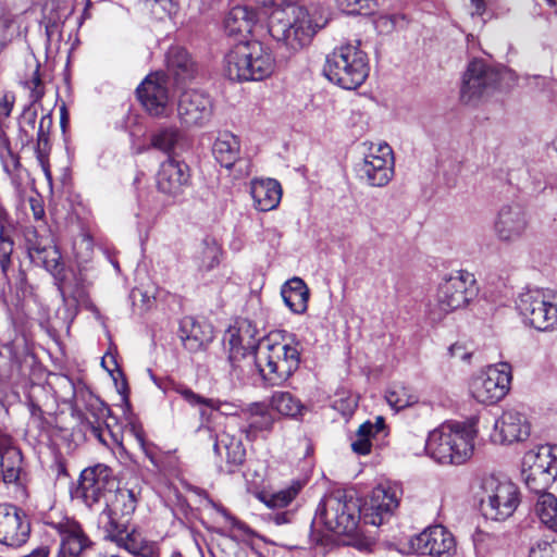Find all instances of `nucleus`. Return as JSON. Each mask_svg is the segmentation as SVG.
Masks as SVG:
<instances>
[{"label": "nucleus", "instance_id": "nucleus-13", "mask_svg": "<svg viewBox=\"0 0 557 557\" xmlns=\"http://www.w3.org/2000/svg\"><path fill=\"white\" fill-rule=\"evenodd\" d=\"M106 507L100 512L98 524L104 533H119V530L129 528L132 516L137 507V496L134 491L116 487L104 502Z\"/></svg>", "mask_w": 557, "mask_h": 557}, {"label": "nucleus", "instance_id": "nucleus-54", "mask_svg": "<svg viewBox=\"0 0 557 557\" xmlns=\"http://www.w3.org/2000/svg\"><path fill=\"white\" fill-rule=\"evenodd\" d=\"M15 101L13 94L5 92L0 99V117H8L11 114Z\"/></svg>", "mask_w": 557, "mask_h": 557}, {"label": "nucleus", "instance_id": "nucleus-11", "mask_svg": "<svg viewBox=\"0 0 557 557\" xmlns=\"http://www.w3.org/2000/svg\"><path fill=\"white\" fill-rule=\"evenodd\" d=\"M45 523L53 529L59 539L58 557H86L94 542L83 525L66 516H48Z\"/></svg>", "mask_w": 557, "mask_h": 557}, {"label": "nucleus", "instance_id": "nucleus-32", "mask_svg": "<svg viewBox=\"0 0 557 557\" xmlns=\"http://www.w3.org/2000/svg\"><path fill=\"white\" fill-rule=\"evenodd\" d=\"M240 145L238 138L231 132L219 133L213 144L212 152L215 160L224 168L231 169L239 158Z\"/></svg>", "mask_w": 557, "mask_h": 557}, {"label": "nucleus", "instance_id": "nucleus-60", "mask_svg": "<svg viewBox=\"0 0 557 557\" xmlns=\"http://www.w3.org/2000/svg\"><path fill=\"white\" fill-rule=\"evenodd\" d=\"M224 513V517L226 519V521L234 528V529H237L239 531H242L243 533L245 534H248L250 532V529L249 527L239 521L238 519H236L235 517L231 516L230 513H227L226 511H223Z\"/></svg>", "mask_w": 557, "mask_h": 557}, {"label": "nucleus", "instance_id": "nucleus-29", "mask_svg": "<svg viewBox=\"0 0 557 557\" xmlns=\"http://www.w3.org/2000/svg\"><path fill=\"white\" fill-rule=\"evenodd\" d=\"M213 450L218 456L225 459L228 465V472H234L245 461L246 449L242 440L227 431L218 435Z\"/></svg>", "mask_w": 557, "mask_h": 557}, {"label": "nucleus", "instance_id": "nucleus-58", "mask_svg": "<svg viewBox=\"0 0 557 557\" xmlns=\"http://www.w3.org/2000/svg\"><path fill=\"white\" fill-rule=\"evenodd\" d=\"M448 351H449V355L453 358H457V359H460V360H468L470 358V356H471L470 352L465 351L463 346L460 345V344L451 345L449 347Z\"/></svg>", "mask_w": 557, "mask_h": 557}, {"label": "nucleus", "instance_id": "nucleus-1", "mask_svg": "<svg viewBox=\"0 0 557 557\" xmlns=\"http://www.w3.org/2000/svg\"><path fill=\"white\" fill-rule=\"evenodd\" d=\"M299 0H267L277 10L270 18L271 37L287 53L294 54L310 45L314 35L326 25V18L317 10L295 5Z\"/></svg>", "mask_w": 557, "mask_h": 557}, {"label": "nucleus", "instance_id": "nucleus-9", "mask_svg": "<svg viewBox=\"0 0 557 557\" xmlns=\"http://www.w3.org/2000/svg\"><path fill=\"white\" fill-rule=\"evenodd\" d=\"M517 309L525 323L539 331H552L557 327V292L552 289H531L522 293Z\"/></svg>", "mask_w": 557, "mask_h": 557}, {"label": "nucleus", "instance_id": "nucleus-61", "mask_svg": "<svg viewBox=\"0 0 557 557\" xmlns=\"http://www.w3.org/2000/svg\"><path fill=\"white\" fill-rule=\"evenodd\" d=\"M12 446V438L0 428V455L8 453L9 449H14Z\"/></svg>", "mask_w": 557, "mask_h": 557}, {"label": "nucleus", "instance_id": "nucleus-52", "mask_svg": "<svg viewBox=\"0 0 557 557\" xmlns=\"http://www.w3.org/2000/svg\"><path fill=\"white\" fill-rule=\"evenodd\" d=\"M145 4L158 18L175 13L177 7L175 0H145Z\"/></svg>", "mask_w": 557, "mask_h": 557}, {"label": "nucleus", "instance_id": "nucleus-51", "mask_svg": "<svg viewBox=\"0 0 557 557\" xmlns=\"http://www.w3.org/2000/svg\"><path fill=\"white\" fill-rule=\"evenodd\" d=\"M338 8L348 14H360L362 11H372L376 7L375 0H336Z\"/></svg>", "mask_w": 557, "mask_h": 557}, {"label": "nucleus", "instance_id": "nucleus-16", "mask_svg": "<svg viewBox=\"0 0 557 557\" xmlns=\"http://www.w3.org/2000/svg\"><path fill=\"white\" fill-rule=\"evenodd\" d=\"M357 173L373 187L386 186L394 176L393 150L387 144L370 149L363 160L357 164Z\"/></svg>", "mask_w": 557, "mask_h": 557}, {"label": "nucleus", "instance_id": "nucleus-25", "mask_svg": "<svg viewBox=\"0 0 557 557\" xmlns=\"http://www.w3.org/2000/svg\"><path fill=\"white\" fill-rule=\"evenodd\" d=\"M243 420L239 430L248 441H255L261 433L273 429L274 417L264 403H251L240 409Z\"/></svg>", "mask_w": 557, "mask_h": 557}, {"label": "nucleus", "instance_id": "nucleus-50", "mask_svg": "<svg viewBox=\"0 0 557 557\" xmlns=\"http://www.w3.org/2000/svg\"><path fill=\"white\" fill-rule=\"evenodd\" d=\"M174 391L182 396V398L187 401L191 406L203 405L208 408H218L219 405L214 401L213 398H205L199 394H196L189 387L185 385H176Z\"/></svg>", "mask_w": 557, "mask_h": 557}, {"label": "nucleus", "instance_id": "nucleus-55", "mask_svg": "<svg viewBox=\"0 0 557 557\" xmlns=\"http://www.w3.org/2000/svg\"><path fill=\"white\" fill-rule=\"evenodd\" d=\"M16 288L22 293V297L26 298L32 295V286L27 282L26 273L20 269L16 277Z\"/></svg>", "mask_w": 557, "mask_h": 557}, {"label": "nucleus", "instance_id": "nucleus-47", "mask_svg": "<svg viewBox=\"0 0 557 557\" xmlns=\"http://www.w3.org/2000/svg\"><path fill=\"white\" fill-rule=\"evenodd\" d=\"M374 436V426L370 421L362 423L351 441V449L358 455H367L371 450V438Z\"/></svg>", "mask_w": 557, "mask_h": 557}, {"label": "nucleus", "instance_id": "nucleus-59", "mask_svg": "<svg viewBox=\"0 0 557 557\" xmlns=\"http://www.w3.org/2000/svg\"><path fill=\"white\" fill-rule=\"evenodd\" d=\"M292 513L289 511L276 512L269 516V520L276 525L289 523L292 521Z\"/></svg>", "mask_w": 557, "mask_h": 557}, {"label": "nucleus", "instance_id": "nucleus-19", "mask_svg": "<svg viewBox=\"0 0 557 557\" xmlns=\"http://www.w3.org/2000/svg\"><path fill=\"white\" fill-rule=\"evenodd\" d=\"M412 550L419 555L450 557L456 550L454 535L443 525L424 529L410 540Z\"/></svg>", "mask_w": 557, "mask_h": 557}, {"label": "nucleus", "instance_id": "nucleus-46", "mask_svg": "<svg viewBox=\"0 0 557 557\" xmlns=\"http://www.w3.org/2000/svg\"><path fill=\"white\" fill-rule=\"evenodd\" d=\"M53 244V237L49 232L40 234L36 228H33L26 234V247L29 259L40 258L39 253H42V251H45L48 246Z\"/></svg>", "mask_w": 557, "mask_h": 557}, {"label": "nucleus", "instance_id": "nucleus-43", "mask_svg": "<svg viewBox=\"0 0 557 557\" xmlns=\"http://www.w3.org/2000/svg\"><path fill=\"white\" fill-rule=\"evenodd\" d=\"M20 463L21 454L16 448L9 449L8 453L1 454L0 468L4 483H14L20 479Z\"/></svg>", "mask_w": 557, "mask_h": 557}, {"label": "nucleus", "instance_id": "nucleus-22", "mask_svg": "<svg viewBox=\"0 0 557 557\" xmlns=\"http://www.w3.org/2000/svg\"><path fill=\"white\" fill-rule=\"evenodd\" d=\"M400 495L401 491L397 485L381 484L373 488L364 506V521L381 525L398 507Z\"/></svg>", "mask_w": 557, "mask_h": 557}, {"label": "nucleus", "instance_id": "nucleus-2", "mask_svg": "<svg viewBox=\"0 0 557 557\" xmlns=\"http://www.w3.org/2000/svg\"><path fill=\"white\" fill-rule=\"evenodd\" d=\"M475 431L463 423H443L429 433L426 454L441 465H461L473 454Z\"/></svg>", "mask_w": 557, "mask_h": 557}, {"label": "nucleus", "instance_id": "nucleus-6", "mask_svg": "<svg viewBox=\"0 0 557 557\" xmlns=\"http://www.w3.org/2000/svg\"><path fill=\"white\" fill-rule=\"evenodd\" d=\"M253 362L264 381L272 386L281 385L299 367L300 351L298 344L285 341L271 343L268 339L259 347V351L253 357Z\"/></svg>", "mask_w": 557, "mask_h": 557}, {"label": "nucleus", "instance_id": "nucleus-4", "mask_svg": "<svg viewBox=\"0 0 557 557\" xmlns=\"http://www.w3.org/2000/svg\"><path fill=\"white\" fill-rule=\"evenodd\" d=\"M325 77L344 89H356L369 75L367 53L360 49V41L336 47L326 55L323 66Z\"/></svg>", "mask_w": 557, "mask_h": 557}, {"label": "nucleus", "instance_id": "nucleus-64", "mask_svg": "<svg viewBox=\"0 0 557 557\" xmlns=\"http://www.w3.org/2000/svg\"><path fill=\"white\" fill-rule=\"evenodd\" d=\"M30 205H32L34 218L36 220H41L42 216L45 215L44 207L35 199L30 200Z\"/></svg>", "mask_w": 557, "mask_h": 557}, {"label": "nucleus", "instance_id": "nucleus-28", "mask_svg": "<svg viewBox=\"0 0 557 557\" xmlns=\"http://www.w3.org/2000/svg\"><path fill=\"white\" fill-rule=\"evenodd\" d=\"M166 69L178 84L191 81L197 74V64L189 52L180 46H172L166 52Z\"/></svg>", "mask_w": 557, "mask_h": 557}, {"label": "nucleus", "instance_id": "nucleus-12", "mask_svg": "<svg viewBox=\"0 0 557 557\" xmlns=\"http://www.w3.org/2000/svg\"><path fill=\"white\" fill-rule=\"evenodd\" d=\"M511 380V366L507 362H498L488 366L483 373L474 377L470 391L479 403L492 405L507 395Z\"/></svg>", "mask_w": 557, "mask_h": 557}, {"label": "nucleus", "instance_id": "nucleus-7", "mask_svg": "<svg viewBox=\"0 0 557 557\" xmlns=\"http://www.w3.org/2000/svg\"><path fill=\"white\" fill-rule=\"evenodd\" d=\"M360 509L352 497L344 491H335L323 497L314 516V522L339 535H351L357 531Z\"/></svg>", "mask_w": 557, "mask_h": 557}, {"label": "nucleus", "instance_id": "nucleus-36", "mask_svg": "<svg viewBox=\"0 0 557 557\" xmlns=\"http://www.w3.org/2000/svg\"><path fill=\"white\" fill-rule=\"evenodd\" d=\"M183 139L184 135L177 126H162L150 135V146L170 156L180 147Z\"/></svg>", "mask_w": 557, "mask_h": 557}, {"label": "nucleus", "instance_id": "nucleus-24", "mask_svg": "<svg viewBox=\"0 0 557 557\" xmlns=\"http://www.w3.org/2000/svg\"><path fill=\"white\" fill-rule=\"evenodd\" d=\"M189 180L188 165L169 158L160 166L157 175V187L159 191L176 197L183 194L184 188L189 184Z\"/></svg>", "mask_w": 557, "mask_h": 557}, {"label": "nucleus", "instance_id": "nucleus-42", "mask_svg": "<svg viewBox=\"0 0 557 557\" xmlns=\"http://www.w3.org/2000/svg\"><path fill=\"white\" fill-rule=\"evenodd\" d=\"M40 258H32L30 261L36 265H42L54 277L60 278L63 273V263L61 262V253L55 244L39 253Z\"/></svg>", "mask_w": 557, "mask_h": 557}, {"label": "nucleus", "instance_id": "nucleus-31", "mask_svg": "<svg viewBox=\"0 0 557 557\" xmlns=\"http://www.w3.org/2000/svg\"><path fill=\"white\" fill-rule=\"evenodd\" d=\"M259 21L258 11L248 5H236L224 20L225 32L230 36L249 34Z\"/></svg>", "mask_w": 557, "mask_h": 557}, {"label": "nucleus", "instance_id": "nucleus-49", "mask_svg": "<svg viewBox=\"0 0 557 557\" xmlns=\"http://www.w3.org/2000/svg\"><path fill=\"white\" fill-rule=\"evenodd\" d=\"M0 159L2 160L5 171L16 169L20 165L18 158L13 153L10 145L9 137L5 132L0 127Z\"/></svg>", "mask_w": 557, "mask_h": 557}, {"label": "nucleus", "instance_id": "nucleus-27", "mask_svg": "<svg viewBox=\"0 0 557 557\" xmlns=\"http://www.w3.org/2000/svg\"><path fill=\"white\" fill-rule=\"evenodd\" d=\"M180 338L187 350L197 352L212 342L213 330L208 323L184 318L181 322Z\"/></svg>", "mask_w": 557, "mask_h": 557}, {"label": "nucleus", "instance_id": "nucleus-35", "mask_svg": "<svg viewBox=\"0 0 557 557\" xmlns=\"http://www.w3.org/2000/svg\"><path fill=\"white\" fill-rule=\"evenodd\" d=\"M222 257V248L213 237H206L199 244L194 261L200 271H211L219 265Z\"/></svg>", "mask_w": 557, "mask_h": 557}, {"label": "nucleus", "instance_id": "nucleus-41", "mask_svg": "<svg viewBox=\"0 0 557 557\" xmlns=\"http://www.w3.org/2000/svg\"><path fill=\"white\" fill-rule=\"evenodd\" d=\"M388 405L399 411L418 401V396L407 386L401 384L393 385L385 395Z\"/></svg>", "mask_w": 557, "mask_h": 557}, {"label": "nucleus", "instance_id": "nucleus-14", "mask_svg": "<svg viewBox=\"0 0 557 557\" xmlns=\"http://www.w3.org/2000/svg\"><path fill=\"white\" fill-rule=\"evenodd\" d=\"M499 72L483 60L471 61L462 76L460 99L463 103H473L494 90L499 83Z\"/></svg>", "mask_w": 557, "mask_h": 557}, {"label": "nucleus", "instance_id": "nucleus-63", "mask_svg": "<svg viewBox=\"0 0 557 557\" xmlns=\"http://www.w3.org/2000/svg\"><path fill=\"white\" fill-rule=\"evenodd\" d=\"M485 11L484 0H471V15H482Z\"/></svg>", "mask_w": 557, "mask_h": 557}, {"label": "nucleus", "instance_id": "nucleus-21", "mask_svg": "<svg viewBox=\"0 0 557 557\" xmlns=\"http://www.w3.org/2000/svg\"><path fill=\"white\" fill-rule=\"evenodd\" d=\"M212 115L210 98L198 90H185L177 103V116L184 127H201Z\"/></svg>", "mask_w": 557, "mask_h": 557}, {"label": "nucleus", "instance_id": "nucleus-15", "mask_svg": "<svg viewBox=\"0 0 557 557\" xmlns=\"http://www.w3.org/2000/svg\"><path fill=\"white\" fill-rule=\"evenodd\" d=\"M116 487L112 470L106 465L98 463L82 471L77 494L86 506L92 508L100 500L106 502Z\"/></svg>", "mask_w": 557, "mask_h": 557}, {"label": "nucleus", "instance_id": "nucleus-57", "mask_svg": "<svg viewBox=\"0 0 557 557\" xmlns=\"http://www.w3.org/2000/svg\"><path fill=\"white\" fill-rule=\"evenodd\" d=\"M214 401L219 405V407L212 408L213 410L220 411L223 414L239 417L240 410H238L237 406H235L234 404H231L227 401H221L219 399H214Z\"/></svg>", "mask_w": 557, "mask_h": 557}, {"label": "nucleus", "instance_id": "nucleus-56", "mask_svg": "<svg viewBox=\"0 0 557 557\" xmlns=\"http://www.w3.org/2000/svg\"><path fill=\"white\" fill-rule=\"evenodd\" d=\"M15 226L7 209L0 202V233L14 232Z\"/></svg>", "mask_w": 557, "mask_h": 557}, {"label": "nucleus", "instance_id": "nucleus-18", "mask_svg": "<svg viewBox=\"0 0 557 557\" xmlns=\"http://www.w3.org/2000/svg\"><path fill=\"white\" fill-rule=\"evenodd\" d=\"M29 534L26 513L15 505L0 504V544L17 548L28 541Z\"/></svg>", "mask_w": 557, "mask_h": 557}, {"label": "nucleus", "instance_id": "nucleus-10", "mask_svg": "<svg viewBox=\"0 0 557 557\" xmlns=\"http://www.w3.org/2000/svg\"><path fill=\"white\" fill-rule=\"evenodd\" d=\"M521 474L531 492H545L557 479V445H542L525 453Z\"/></svg>", "mask_w": 557, "mask_h": 557}, {"label": "nucleus", "instance_id": "nucleus-44", "mask_svg": "<svg viewBox=\"0 0 557 557\" xmlns=\"http://www.w3.org/2000/svg\"><path fill=\"white\" fill-rule=\"evenodd\" d=\"M302 488L300 481H294L283 490L262 497L263 503L270 508H282L289 505Z\"/></svg>", "mask_w": 557, "mask_h": 557}, {"label": "nucleus", "instance_id": "nucleus-34", "mask_svg": "<svg viewBox=\"0 0 557 557\" xmlns=\"http://www.w3.org/2000/svg\"><path fill=\"white\" fill-rule=\"evenodd\" d=\"M244 329H246V333L249 332V324L246 321L242 322L237 327H230L224 336V343L228 347V360L233 367H237V362L242 358L249 357L253 361L255 356H251L249 351L252 345L250 343L244 344Z\"/></svg>", "mask_w": 557, "mask_h": 557}, {"label": "nucleus", "instance_id": "nucleus-40", "mask_svg": "<svg viewBox=\"0 0 557 557\" xmlns=\"http://www.w3.org/2000/svg\"><path fill=\"white\" fill-rule=\"evenodd\" d=\"M535 512L540 521L553 531H557V497L550 493H540Z\"/></svg>", "mask_w": 557, "mask_h": 557}, {"label": "nucleus", "instance_id": "nucleus-45", "mask_svg": "<svg viewBox=\"0 0 557 557\" xmlns=\"http://www.w3.org/2000/svg\"><path fill=\"white\" fill-rule=\"evenodd\" d=\"M29 66L32 73L22 81V85L29 91L30 102L36 103L40 101L45 95V85L39 73L40 64L37 60L33 59Z\"/></svg>", "mask_w": 557, "mask_h": 557}, {"label": "nucleus", "instance_id": "nucleus-26", "mask_svg": "<svg viewBox=\"0 0 557 557\" xmlns=\"http://www.w3.org/2000/svg\"><path fill=\"white\" fill-rule=\"evenodd\" d=\"M106 539L116 543L119 547L124 548L134 556L139 557H159L160 549L156 542L146 540L140 533L129 528L119 530V533H104Z\"/></svg>", "mask_w": 557, "mask_h": 557}, {"label": "nucleus", "instance_id": "nucleus-53", "mask_svg": "<svg viewBox=\"0 0 557 557\" xmlns=\"http://www.w3.org/2000/svg\"><path fill=\"white\" fill-rule=\"evenodd\" d=\"M529 557H557V542L536 543L531 547Z\"/></svg>", "mask_w": 557, "mask_h": 557}, {"label": "nucleus", "instance_id": "nucleus-17", "mask_svg": "<svg viewBox=\"0 0 557 557\" xmlns=\"http://www.w3.org/2000/svg\"><path fill=\"white\" fill-rule=\"evenodd\" d=\"M137 98L145 111L153 117H169L172 103L169 95L168 82L163 74L148 75L136 89Z\"/></svg>", "mask_w": 557, "mask_h": 557}, {"label": "nucleus", "instance_id": "nucleus-38", "mask_svg": "<svg viewBox=\"0 0 557 557\" xmlns=\"http://www.w3.org/2000/svg\"><path fill=\"white\" fill-rule=\"evenodd\" d=\"M88 412L94 417V421L86 420V429L95 436L101 444L108 445L104 437V429L102 423L110 414V408L97 397H91L87 406Z\"/></svg>", "mask_w": 557, "mask_h": 557}, {"label": "nucleus", "instance_id": "nucleus-20", "mask_svg": "<svg viewBox=\"0 0 557 557\" xmlns=\"http://www.w3.org/2000/svg\"><path fill=\"white\" fill-rule=\"evenodd\" d=\"M529 226V216L525 208L511 202L504 205L496 216L494 232L502 243H516L523 237Z\"/></svg>", "mask_w": 557, "mask_h": 557}, {"label": "nucleus", "instance_id": "nucleus-3", "mask_svg": "<svg viewBox=\"0 0 557 557\" xmlns=\"http://www.w3.org/2000/svg\"><path fill=\"white\" fill-rule=\"evenodd\" d=\"M275 67L271 49L258 40L239 42L225 55V74L232 81H263Z\"/></svg>", "mask_w": 557, "mask_h": 557}, {"label": "nucleus", "instance_id": "nucleus-30", "mask_svg": "<svg viewBox=\"0 0 557 557\" xmlns=\"http://www.w3.org/2000/svg\"><path fill=\"white\" fill-rule=\"evenodd\" d=\"M250 194L259 211L275 209L282 198V188L277 181L272 178L255 180L251 182Z\"/></svg>", "mask_w": 557, "mask_h": 557}, {"label": "nucleus", "instance_id": "nucleus-33", "mask_svg": "<svg viewBox=\"0 0 557 557\" xmlns=\"http://www.w3.org/2000/svg\"><path fill=\"white\" fill-rule=\"evenodd\" d=\"M285 305L294 313H304L308 307L309 288L300 277L288 280L281 289Z\"/></svg>", "mask_w": 557, "mask_h": 557}, {"label": "nucleus", "instance_id": "nucleus-23", "mask_svg": "<svg viewBox=\"0 0 557 557\" xmlns=\"http://www.w3.org/2000/svg\"><path fill=\"white\" fill-rule=\"evenodd\" d=\"M530 431V423L525 416L515 409H509L495 421L491 438L495 443L512 444L527 440Z\"/></svg>", "mask_w": 557, "mask_h": 557}, {"label": "nucleus", "instance_id": "nucleus-48", "mask_svg": "<svg viewBox=\"0 0 557 557\" xmlns=\"http://www.w3.org/2000/svg\"><path fill=\"white\" fill-rule=\"evenodd\" d=\"M13 232L0 233V269L4 277L12 265V253L14 251Z\"/></svg>", "mask_w": 557, "mask_h": 557}, {"label": "nucleus", "instance_id": "nucleus-62", "mask_svg": "<svg viewBox=\"0 0 557 557\" xmlns=\"http://www.w3.org/2000/svg\"><path fill=\"white\" fill-rule=\"evenodd\" d=\"M36 119H37L36 111L32 110L30 108H27L22 115V123H25L28 126H30L32 128H34Z\"/></svg>", "mask_w": 557, "mask_h": 557}, {"label": "nucleus", "instance_id": "nucleus-39", "mask_svg": "<svg viewBox=\"0 0 557 557\" xmlns=\"http://www.w3.org/2000/svg\"><path fill=\"white\" fill-rule=\"evenodd\" d=\"M271 407L280 414L292 419H300L307 408L288 392H276L271 397Z\"/></svg>", "mask_w": 557, "mask_h": 557}, {"label": "nucleus", "instance_id": "nucleus-37", "mask_svg": "<svg viewBox=\"0 0 557 557\" xmlns=\"http://www.w3.org/2000/svg\"><path fill=\"white\" fill-rule=\"evenodd\" d=\"M23 17L10 10L0 12V53L15 39L23 36Z\"/></svg>", "mask_w": 557, "mask_h": 557}, {"label": "nucleus", "instance_id": "nucleus-8", "mask_svg": "<svg viewBox=\"0 0 557 557\" xmlns=\"http://www.w3.org/2000/svg\"><path fill=\"white\" fill-rule=\"evenodd\" d=\"M479 493L483 515L492 520H506L519 505V490L510 481H500L495 476L482 480Z\"/></svg>", "mask_w": 557, "mask_h": 557}, {"label": "nucleus", "instance_id": "nucleus-5", "mask_svg": "<svg viewBox=\"0 0 557 557\" xmlns=\"http://www.w3.org/2000/svg\"><path fill=\"white\" fill-rule=\"evenodd\" d=\"M476 294L475 278L471 273L451 272L440 283L435 301L429 305L428 317L432 323H438L447 314L466 308Z\"/></svg>", "mask_w": 557, "mask_h": 557}]
</instances>
